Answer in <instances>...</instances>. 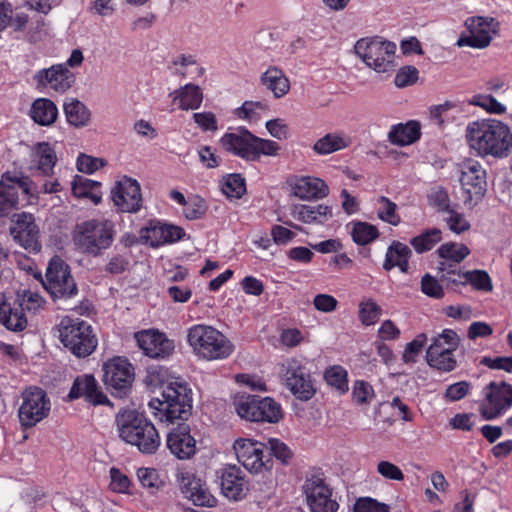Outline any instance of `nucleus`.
Returning <instances> with one entry per match:
<instances>
[{"label":"nucleus","mask_w":512,"mask_h":512,"mask_svg":"<svg viewBox=\"0 0 512 512\" xmlns=\"http://www.w3.org/2000/svg\"><path fill=\"white\" fill-rule=\"evenodd\" d=\"M466 139L471 149L480 156L505 158L512 151L510 128L496 119H482L469 123Z\"/></svg>","instance_id":"obj_1"},{"label":"nucleus","mask_w":512,"mask_h":512,"mask_svg":"<svg viewBox=\"0 0 512 512\" xmlns=\"http://www.w3.org/2000/svg\"><path fill=\"white\" fill-rule=\"evenodd\" d=\"M149 407L160 422L186 421L192 413V391L179 379L170 381L162 385L160 397L152 398Z\"/></svg>","instance_id":"obj_2"},{"label":"nucleus","mask_w":512,"mask_h":512,"mask_svg":"<svg viewBox=\"0 0 512 512\" xmlns=\"http://www.w3.org/2000/svg\"><path fill=\"white\" fill-rule=\"evenodd\" d=\"M119 437L143 454H154L161 444L160 435L154 424L134 409H123L116 414Z\"/></svg>","instance_id":"obj_3"},{"label":"nucleus","mask_w":512,"mask_h":512,"mask_svg":"<svg viewBox=\"0 0 512 512\" xmlns=\"http://www.w3.org/2000/svg\"><path fill=\"white\" fill-rule=\"evenodd\" d=\"M187 342L196 357L207 361L227 359L234 351L226 335L206 324L191 326L187 330Z\"/></svg>","instance_id":"obj_4"},{"label":"nucleus","mask_w":512,"mask_h":512,"mask_svg":"<svg viewBox=\"0 0 512 512\" xmlns=\"http://www.w3.org/2000/svg\"><path fill=\"white\" fill-rule=\"evenodd\" d=\"M220 144L225 151L246 161H257L261 155L275 156L280 149L275 141L259 138L243 127L225 133Z\"/></svg>","instance_id":"obj_5"},{"label":"nucleus","mask_w":512,"mask_h":512,"mask_svg":"<svg viewBox=\"0 0 512 512\" xmlns=\"http://www.w3.org/2000/svg\"><path fill=\"white\" fill-rule=\"evenodd\" d=\"M114 236L113 222L90 219L76 225L73 242L82 253L97 257L111 247Z\"/></svg>","instance_id":"obj_6"},{"label":"nucleus","mask_w":512,"mask_h":512,"mask_svg":"<svg viewBox=\"0 0 512 512\" xmlns=\"http://www.w3.org/2000/svg\"><path fill=\"white\" fill-rule=\"evenodd\" d=\"M59 340L78 358L91 355L98 344L92 327L79 318L64 317L58 325Z\"/></svg>","instance_id":"obj_7"},{"label":"nucleus","mask_w":512,"mask_h":512,"mask_svg":"<svg viewBox=\"0 0 512 512\" xmlns=\"http://www.w3.org/2000/svg\"><path fill=\"white\" fill-rule=\"evenodd\" d=\"M356 55L377 73H389L395 68L396 45L380 37H365L354 45Z\"/></svg>","instance_id":"obj_8"},{"label":"nucleus","mask_w":512,"mask_h":512,"mask_svg":"<svg viewBox=\"0 0 512 512\" xmlns=\"http://www.w3.org/2000/svg\"><path fill=\"white\" fill-rule=\"evenodd\" d=\"M233 404L237 414L248 421L276 423L282 418L280 404L270 397L244 394L237 396Z\"/></svg>","instance_id":"obj_9"},{"label":"nucleus","mask_w":512,"mask_h":512,"mask_svg":"<svg viewBox=\"0 0 512 512\" xmlns=\"http://www.w3.org/2000/svg\"><path fill=\"white\" fill-rule=\"evenodd\" d=\"M50 410V398L42 388L30 386L21 393L18 418L23 428L36 426L48 417Z\"/></svg>","instance_id":"obj_10"},{"label":"nucleus","mask_w":512,"mask_h":512,"mask_svg":"<svg viewBox=\"0 0 512 512\" xmlns=\"http://www.w3.org/2000/svg\"><path fill=\"white\" fill-rule=\"evenodd\" d=\"M43 285L54 300L69 299L78 293L69 265L60 257H53L46 269Z\"/></svg>","instance_id":"obj_11"},{"label":"nucleus","mask_w":512,"mask_h":512,"mask_svg":"<svg viewBox=\"0 0 512 512\" xmlns=\"http://www.w3.org/2000/svg\"><path fill=\"white\" fill-rule=\"evenodd\" d=\"M469 34H462L456 42L458 47L484 49L488 47L500 30V23L493 17L472 16L464 21Z\"/></svg>","instance_id":"obj_12"},{"label":"nucleus","mask_w":512,"mask_h":512,"mask_svg":"<svg viewBox=\"0 0 512 512\" xmlns=\"http://www.w3.org/2000/svg\"><path fill=\"white\" fill-rule=\"evenodd\" d=\"M311 512H337L339 505L333 499L332 488L320 472L308 475L302 486Z\"/></svg>","instance_id":"obj_13"},{"label":"nucleus","mask_w":512,"mask_h":512,"mask_svg":"<svg viewBox=\"0 0 512 512\" xmlns=\"http://www.w3.org/2000/svg\"><path fill=\"white\" fill-rule=\"evenodd\" d=\"M103 382L112 395L123 398L131 390L134 368L129 361L115 356L103 364Z\"/></svg>","instance_id":"obj_14"},{"label":"nucleus","mask_w":512,"mask_h":512,"mask_svg":"<svg viewBox=\"0 0 512 512\" xmlns=\"http://www.w3.org/2000/svg\"><path fill=\"white\" fill-rule=\"evenodd\" d=\"M512 407V385L492 381L483 388L480 412L486 420L495 419Z\"/></svg>","instance_id":"obj_15"},{"label":"nucleus","mask_w":512,"mask_h":512,"mask_svg":"<svg viewBox=\"0 0 512 512\" xmlns=\"http://www.w3.org/2000/svg\"><path fill=\"white\" fill-rule=\"evenodd\" d=\"M460 182L465 193L464 203L470 207L478 203L486 192V171L476 160L466 159L461 165Z\"/></svg>","instance_id":"obj_16"},{"label":"nucleus","mask_w":512,"mask_h":512,"mask_svg":"<svg viewBox=\"0 0 512 512\" xmlns=\"http://www.w3.org/2000/svg\"><path fill=\"white\" fill-rule=\"evenodd\" d=\"M282 367L285 384L292 394L302 401L311 399L315 388L307 368L294 358L287 360Z\"/></svg>","instance_id":"obj_17"},{"label":"nucleus","mask_w":512,"mask_h":512,"mask_svg":"<svg viewBox=\"0 0 512 512\" xmlns=\"http://www.w3.org/2000/svg\"><path fill=\"white\" fill-rule=\"evenodd\" d=\"M233 449L236 458L248 471L260 473L269 470L271 460L264 455L265 445L251 439L240 438L235 441Z\"/></svg>","instance_id":"obj_18"},{"label":"nucleus","mask_w":512,"mask_h":512,"mask_svg":"<svg viewBox=\"0 0 512 512\" xmlns=\"http://www.w3.org/2000/svg\"><path fill=\"white\" fill-rule=\"evenodd\" d=\"M439 270L442 273L441 279L448 283L470 284L475 290L484 292H490L493 289L492 280L484 270L456 271L453 265L447 264L445 261L440 262Z\"/></svg>","instance_id":"obj_19"},{"label":"nucleus","mask_w":512,"mask_h":512,"mask_svg":"<svg viewBox=\"0 0 512 512\" xmlns=\"http://www.w3.org/2000/svg\"><path fill=\"white\" fill-rule=\"evenodd\" d=\"M112 200L121 212L134 213L141 209L142 195L137 180L123 177L112 189Z\"/></svg>","instance_id":"obj_20"},{"label":"nucleus","mask_w":512,"mask_h":512,"mask_svg":"<svg viewBox=\"0 0 512 512\" xmlns=\"http://www.w3.org/2000/svg\"><path fill=\"white\" fill-rule=\"evenodd\" d=\"M177 482L184 496L196 506L212 507L216 504L215 497L209 492L206 484L190 471H179Z\"/></svg>","instance_id":"obj_21"},{"label":"nucleus","mask_w":512,"mask_h":512,"mask_svg":"<svg viewBox=\"0 0 512 512\" xmlns=\"http://www.w3.org/2000/svg\"><path fill=\"white\" fill-rule=\"evenodd\" d=\"M17 185L26 194H32V181L18 173L7 172L0 181V212L4 213L18 204Z\"/></svg>","instance_id":"obj_22"},{"label":"nucleus","mask_w":512,"mask_h":512,"mask_svg":"<svg viewBox=\"0 0 512 512\" xmlns=\"http://www.w3.org/2000/svg\"><path fill=\"white\" fill-rule=\"evenodd\" d=\"M135 338L143 353L154 359H164L174 351V342L164 333L155 330L137 332Z\"/></svg>","instance_id":"obj_23"},{"label":"nucleus","mask_w":512,"mask_h":512,"mask_svg":"<svg viewBox=\"0 0 512 512\" xmlns=\"http://www.w3.org/2000/svg\"><path fill=\"white\" fill-rule=\"evenodd\" d=\"M184 236L185 231L183 228L159 221H150L149 225L140 231L141 239L151 247L174 243L181 240Z\"/></svg>","instance_id":"obj_24"},{"label":"nucleus","mask_w":512,"mask_h":512,"mask_svg":"<svg viewBox=\"0 0 512 512\" xmlns=\"http://www.w3.org/2000/svg\"><path fill=\"white\" fill-rule=\"evenodd\" d=\"M10 233L25 249H37L39 230L32 214L26 212L15 214Z\"/></svg>","instance_id":"obj_25"},{"label":"nucleus","mask_w":512,"mask_h":512,"mask_svg":"<svg viewBox=\"0 0 512 512\" xmlns=\"http://www.w3.org/2000/svg\"><path fill=\"white\" fill-rule=\"evenodd\" d=\"M167 447L176 458L190 459L196 453V440L190 433L189 425L179 423L167 435Z\"/></svg>","instance_id":"obj_26"},{"label":"nucleus","mask_w":512,"mask_h":512,"mask_svg":"<svg viewBox=\"0 0 512 512\" xmlns=\"http://www.w3.org/2000/svg\"><path fill=\"white\" fill-rule=\"evenodd\" d=\"M34 80L38 85L57 92H65L75 81L74 74L64 64L52 65L48 69L39 70Z\"/></svg>","instance_id":"obj_27"},{"label":"nucleus","mask_w":512,"mask_h":512,"mask_svg":"<svg viewBox=\"0 0 512 512\" xmlns=\"http://www.w3.org/2000/svg\"><path fill=\"white\" fill-rule=\"evenodd\" d=\"M220 487L223 495L234 501L241 500L248 490L247 481L242 470L235 465H228L220 470Z\"/></svg>","instance_id":"obj_28"},{"label":"nucleus","mask_w":512,"mask_h":512,"mask_svg":"<svg viewBox=\"0 0 512 512\" xmlns=\"http://www.w3.org/2000/svg\"><path fill=\"white\" fill-rule=\"evenodd\" d=\"M84 397L92 405L110 404L107 396L100 390L93 375L78 376L69 391L68 398L75 400Z\"/></svg>","instance_id":"obj_29"},{"label":"nucleus","mask_w":512,"mask_h":512,"mask_svg":"<svg viewBox=\"0 0 512 512\" xmlns=\"http://www.w3.org/2000/svg\"><path fill=\"white\" fill-rule=\"evenodd\" d=\"M293 195L302 200L322 199L329 194L327 184L320 178L299 176L290 180Z\"/></svg>","instance_id":"obj_30"},{"label":"nucleus","mask_w":512,"mask_h":512,"mask_svg":"<svg viewBox=\"0 0 512 512\" xmlns=\"http://www.w3.org/2000/svg\"><path fill=\"white\" fill-rule=\"evenodd\" d=\"M291 216L305 224L321 225L332 218L333 212L332 207L325 204H297L292 207Z\"/></svg>","instance_id":"obj_31"},{"label":"nucleus","mask_w":512,"mask_h":512,"mask_svg":"<svg viewBox=\"0 0 512 512\" xmlns=\"http://www.w3.org/2000/svg\"><path fill=\"white\" fill-rule=\"evenodd\" d=\"M31 166L43 176H51L57 162L55 150L47 142L36 143L31 149Z\"/></svg>","instance_id":"obj_32"},{"label":"nucleus","mask_w":512,"mask_h":512,"mask_svg":"<svg viewBox=\"0 0 512 512\" xmlns=\"http://www.w3.org/2000/svg\"><path fill=\"white\" fill-rule=\"evenodd\" d=\"M260 84L276 99L284 97L290 91V81L277 66H270L260 77Z\"/></svg>","instance_id":"obj_33"},{"label":"nucleus","mask_w":512,"mask_h":512,"mask_svg":"<svg viewBox=\"0 0 512 512\" xmlns=\"http://www.w3.org/2000/svg\"><path fill=\"white\" fill-rule=\"evenodd\" d=\"M412 255L411 249L404 243L393 241L388 247L383 268L390 271L394 267H398L401 272L407 273L409 269V258Z\"/></svg>","instance_id":"obj_34"},{"label":"nucleus","mask_w":512,"mask_h":512,"mask_svg":"<svg viewBox=\"0 0 512 512\" xmlns=\"http://www.w3.org/2000/svg\"><path fill=\"white\" fill-rule=\"evenodd\" d=\"M421 136V126L419 122L410 120L407 123L392 126L388 139L398 146H407L416 142Z\"/></svg>","instance_id":"obj_35"},{"label":"nucleus","mask_w":512,"mask_h":512,"mask_svg":"<svg viewBox=\"0 0 512 512\" xmlns=\"http://www.w3.org/2000/svg\"><path fill=\"white\" fill-rule=\"evenodd\" d=\"M31 117L39 125L50 126L58 116V109L55 103L47 98L36 99L30 111Z\"/></svg>","instance_id":"obj_36"},{"label":"nucleus","mask_w":512,"mask_h":512,"mask_svg":"<svg viewBox=\"0 0 512 512\" xmlns=\"http://www.w3.org/2000/svg\"><path fill=\"white\" fill-rule=\"evenodd\" d=\"M351 144V138L343 133H328L313 146V150L319 155H327L347 148Z\"/></svg>","instance_id":"obj_37"},{"label":"nucleus","mask_w":512,"mask_h":512,"mask_svg":"<svg viewBox=\"0 0 512 512\" xmlns=\"http://www.w3.org/2000/svg\"><path fill=\"white\" fill-rule=\"evenodd\" d=\"M0 322L11 331H22L27 326L24 311L18 307H12L8 303L0 305Z\"/></svg>","instance_id":"obj_38"},{"label":"nucleus","mask_w":512,"mask_h":512,"mask_svg":"<svg viewBox=\"0 0 512 512\" xmlns=\"http://www.w3.org/2000/svg\"><path fill=\"white\" fill-rule=\"evenodd\" d=\"M67 122L75 127H82L88 124L90 120V111L79 100L69 98L63 105Z\"/></svg>","instance_id":"obj_39"},{"label":"nucleus","mask_w":512,"mask_h":512,"mask_svg":"<svg viewBox=\"0 0 512 512\" xmlns=\"http://www.w3.org/2000/svg\"><path fill=\"white\" fill-rule=\"evenodd\" d=\"M460 339L457 333L451 329H444L440 334L432 338L426 355L437 353H453L459 346Z\"/></svg>","instance_id":"obj_40"},{"label":"nucleus","mask_w":512,"mask_h":512,"mask_svg":"<svg viewBox=\"0 0 512 512\" xmlns=\"http://www.w3.org/2000/svg\"><path fill=\"white\" fill-rule=\"evenodd\" d=\"M176 98L180 100V109L195 110L201 106L203 94L199 86L194 84H186L178 89Z\"/></svg>","instance_id":"obj_41"},{"label":"nucleus","mask_w":512,"mask_h":512,"mask_svg":"<svg viewBox=\"0 0 512 512\" xmlns=\"http://www.w3.org/2000/svg\"><path fill=\"white\" fill-rule=\"evenodd\" d=\"M441 240L442 231L438 228H431L425 230L420 235L413 237L410 240V244L417 253L421 254L431 250Z\"/></svg>","instance_id":"obj_42"},{"label":"nucleus","mask_w":512,"mask_h":512,"mask_svg":"<svg viewBox=\"0 0 512 512\" xmlns=\"http://www.w3.org/2000/svg\"><path fill=\"white\" fill-rule=\"evenodd\" d=\"M377 216L383 222L392 226H398L401 222V217L397 212L398 206L386 196H379L377 198Z\"/></svg>","instance_id":"obj_43"},{"label":"nucleus","mask_w":512,"mask_h":512,"mask_svg":"<svg viewBox=\"0 0 512 512\" xmlns=\"http://www.w3.org/2000/svg\"><path fill=\"white\" fill-rule=\"evenodd\" d=\"M137 478L142 487L146 488L150 494H154L164 485L159 472L154 468H139L137 470Z\"/></svg>","instance_id":"obj_44"},{"label":"nucleus","mask_w":512,"mask_h":512,"mask_svg":"<svg viewBox=\"0 0 512 512\" xmlns=\"http://www.w3.org/2000/svg\"><path fill=\"white\" fill-rule=\"evenodd\" d=\"M437 253L446 261L460 263L469 255L470 251L464 244L450 242L442 244Z\"/></svg>","instance_id":"obj_45"},{"label":"nucleus","mask_w":512,"mask_h":512,"mask_svg":"<svg viewBox=\"0 0 512 512\" xmlns=\"http://www.w3.org/2000/svg\"><path fill=\"white\" fill-rule=\"evenodd\" d=\"M324 378L330 386L341 394L348 391L347 371L343 367L335 365L326 369Z\"/></svg>","instance_id":"obj_46"},{"label":"nucleus","mask_w":512,"mask_h":512,"mask_svg":"<svg viewBox=\"0 0 512 512\" xmlns=\"http://www.w3.org/2000/svg\"><path fill=\"white\" fill-rule=\"evenodd\" d=\"M379 236L376 226L366 223L358 222L354 225L352 230L353 241L359 245H366L374 241Z\"/></svg>","instance_id":"obj_47"},{"label":"nucleus","mask_w":512,"mask_h":512,"mask_svg":"<svg viewBox=\"0 0 512 512\" xmlns=\"http://www.w3.org/2000/svg\"><path fill=\"white\" fill-rule=\"evenodd\" d=\"M245 191V180L240 174H230L222 181V192L228 198H240Z\"/></svg>","instance_id":"obj_48"},{"label":"nucleus","mask_w":512,"mask_h":512,"mask_svg":"<svg viewBox=\"0 0 512 512\" xmlns=\"http://www.w3.org/2000/svg\"><path fill=\"white\" fill-rule=\"evenodd\" d=\"M381 312V307L372 299L363 300L359 304V319L363 325L370 326L375 324Z\"/></svg>","instance_id":"obj_49"},{"label":"nucleus","mask_w":512,"mask_h":512,"mask_svg":"<svg viewBox=\"0 0 512 512\" xmlns=\"http://www.w3.org/2000/svg\"><path fill=\"white\" fill-rule=\"evenodd\" d=\"M16 302L23 311L36 312L42 307L44 300L38 292L22 289L17 292Z\"/></svg>","instance_id":"obj_50"},{"label":"nucleus","mask_w":512,"mask_h":512,"mask_svg":"<svg viewBox=\"0 0 512 512\" xmlns=\"http://www.w3.org/2000/svg\"><path fill=\"white\" fill-rule=\"evenodd\" d=\"M426 355L427 363L430 367L442 372H451L457 367V361L453 353H435Z\"/></svg>","instance_id":"obj_51"},{"label":"nucleus","mask_w":512,"mask_h":512,"mask_svg":"<svg viewBox=\"0 0 512 512\" xmlns=\"http://www.w3.org/2000/svg\"><path fill=\"white\" fill-rule=\"evenodd\" d=\"M207 210L205 200L200 196L189 197L183 206L184 216L189 220L201 218Z\"/></svg>","instance_id":"obj_52"},{"label":"nucleus","mask_w":512,"mask_h":512,"mask_svg":"<svg viewBox=\"0 0 512 512\" xmlns=\"http://www.w3.org/2000/svg\"><path fill=\"white\" fill-rule=\"evenodd\" d=\"M427 341V337L425 334H419L416 336L414 340L409 342L402 354V360L405 363H414L416 362V357L421 352L422 348L424 347L425 343Z\"/></svg>","instance_id":"obj_53"},{"label":"nucleus","mask_w":512,"mask_h":512,"mask_svg":"<svg viewBox=\"0 0 512 512\" xmlns=\"http://www.w3.org/2000/svg\"><path fill=\"white\" fill-rule=\"evenodd\" d=\"M268 445L271 454L280 460L283 464H288L291 460L293 453L291 449L282 441L275 438L268 440Z\"/></svg>","instance_id":"obj_54"},{"label":"nucleus","mask_w":512,"mask_h":512,"mask_svg":"<svg viewBox=\"0 0 512 512\" xmlns=\"http://www.w3.org/2000/svg\"><path fill=\"white\" fill-rule=\"evenodd\" d=\"M418 70L414 66H404L396 73L394 83L397 87H407L414 84L418 79Z\"/></svg>","instance_id":"obj_55"},{"label":"nucleus","mask_w":512,"mask_h":512,"mask_svg":"<svg viewBox=\"0 0 512 512\" xmlns=\"http://www.w3.org/2000/svg\"><path fill=\"white\" fill-rule=\"evenodd\" d=\"M472 104L480 106L487 110L490 113L502 114L505 112L506 108L503 104H501L496 98L490 95L482 96H474Z\"/></svg>","instance_id":"obj_56"},{"label":"nucleus","mask_w":512,"mask_h":512,"mask_svg":"<svg viewBox=\"0 0 512 512\" xmlns=\"http://www.w3.org/2000/svg\"><path fill=\"white\" fill-rule=\"evenodd\" d=\"M106 164L102 158H95L86 154H81L77 159V168L80 172L92 174Z\"/></svg>","instance_id":"obj_57"},{"label":"nucleus","mask_w":512,"mask_h":512,"mask_svg":"<svg viewBox=\"0 0 512 512\" xmlns=\"http://www.w3.org/2000/svg\"><path fill=\"white\" fill-rule=\"evenodd\" d=\"M447 214L448 216L445 218V221L452 232L460 234L470 229V223L465 219L463 214L453 209Z\"/></svg>","instance_id":"obj_58"},{"label":"nucleus","mask_w":512,"mask_h":512,"mask_svg":"<svg viewBox=\"0 0 512 512\" xmlns=\"http://www.w3.org/2000/svg\"><path fill=\"white\" fill-rule=\"evenodd\" d=\"M353 399L358 404H366L374 396L372 386L365 381H356L352 391Z\"/></svg>","instance_id":"obj_59"},{"label":"nucleus","mask_w":512,"mask_h":512,"mask_svg":"<svg viewBox=\"0 0 512 512\" xmlns=\"http://www.w3.org/2000/svg\"><path fill=\"white\" fill-rule=\"evenodd\" d=\"M429 202L438 212L448 213L452 210L448 193L442 188H437L430 194Z\"/></svg>","instance_id":"obj_60"},{"label":"nucleus","mask_w":512,"mask_h":512,"mask_svg":"<svg viewBox=\"0 0 512 512\" xmlns=\"http://www.w3.org/2000/svg\"><path fill=\"white\" fill-rule=\"evenodd\" d=\"M421 289L422 292L429 297L440 299L444 296L443 288L439 284L438 280L430 276L429 274H426L422 278Z\"/></svg>","instance_id":"obj_61"},{"label":"nucleus","mask_w":512,"mask_h":512,"mask_svg":"<svg viewBox=\"0 0 512 512\" xmlns=\"http://www.w3.org/2000/svg\"><path fill=\"white\" fill-rule=\"evenodd\" d=\"M471 388L468 381H459L449 385L445 390V397L450 401H459L463 399Z\"/></svg>","instance_id":"obj_62"},{"label":"nucleus","mask_w":512,"mask_h":512,"mask_svg":"<svg viewBox=\"0 0 512 512\" xmlns=\"http://www.w3.org/2000/svg\"><path fill=\"white\" fill-rule=\"evenodd\" d=\"M377 472L389 480L402 481L404 479L402 470L389 461H380L377 465Z\"/></svg>","instance_id":"obj_63"},{"label":"nucleus","mask_w":512,"mask_h":512,"mask_svg":"<svg viewBox=\"0 0 512 512\" xmlns=\"http://www.w3.org/2000/svg\"><path fill=\"white\" fill-rule=\"evenodd\" d=\"M354 512H390L385 504L376 502L373 499H359L354 505Z\"/></svg>","instance_id":"obj_64"}]
</instances>
